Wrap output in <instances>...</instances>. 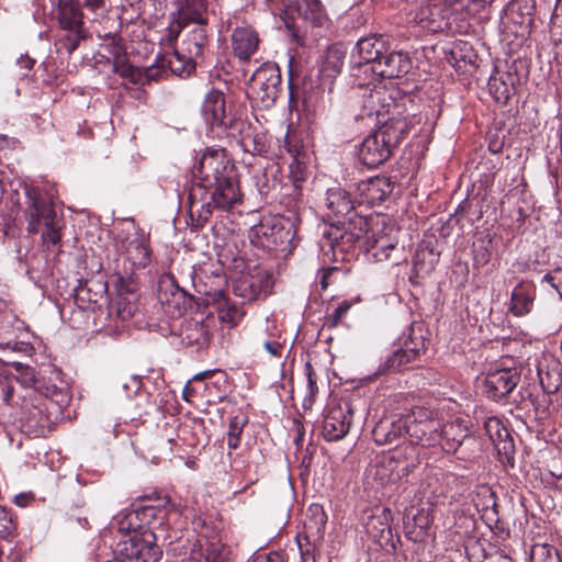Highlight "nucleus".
Here are the masks:
<instances>
[{
    "label": "nucleus",
    "instance_id": "obj_57",
    "mask_svg": "<svg viewBox=\"0 0 562 562\" xmlns=\"http://www.w3.org/2000/svg\"><path fill=\"white\" fill-rule=\"evenodd\" d=\"M105 0H83V7L90 10L103 8Z\"/></svg>",
    "mask_w": 562,
    "mask_h": 562
},
{
    "label": "nucleus",
    "instance_id": "obj_6",
    "mask_svg": "<svg viewBox=\"0 0 562 562\" xmlns=\"http://www.w3.org/2000/svg\"><path fill=\"white\" fill-rule=\"evenodd\" d=\"M407 437L412 443L435 447L440 441V419L431 409L417 406L406 415Z\"/></svg>",
    "mask_w": 562,
    "mask_h": 562
},
{
    "label": "nucleus",
    "instance_id": "obj_50",
    "mask_svg": "<svg viewBox=\"0 0 562 562\" xmlns=\"http://www.w3.org/2000/svg\"><path fill=\"white\" fill-rule=\"evenodd\" d=\"M462 4V9H464L470 14H475L481 12L482 9L485 8L486 4L491 2H481V0H459Z\"/></svg>",
    "mask_w": 562,
    "mask_h": 562
},
{
    "label": "nucleus",
    "instance_id": "obj_35",
    "mask_svg": "<svg viewBox=\"0 0 562 562\" xmlns=\"http://www.w3.org/2000/svg\"><path fill=\"white\" fill-rule=\"evenodd\" d=\"M188 344L202 347L210 340L207 326L203 322H192L186 328Z\"/></svg>",
    "mask_w": 562,
    "mask_h": 562
},
{
    "label": "nucleus",
    "instance_id": "obj_20",
    "mask_svg": "<svg viewBox=\"0 0 562 562\" xmlns=\"http://www.w3.org/2000/svg\"><path fill=\"white\" fill-rule=\"evenodd\" d=\"M346 58V50L339 46H331L327 49L319 68V81L324 90L333 91L335 79L340 75Z\"/></svg>",
    "mask_w": 562,
    "mask_h": 562
},
{
    "label": "nucleus",
    "instance_id": "obj_61",
    "mask_svg": "<svg viewBox=\"0 0 562 562\" xmlns=\"http://www.w3.org/2000/svg\"><path fill=\"white\" fill-rule=\"evenodd\" d=\"M193 395V389L191 386V382L189 381L184 387H183V392H182V396L184 398V401L189 402L190 401V397Z\"/></svg>",
    "mask_w": 562,
    "mask_h": 562
},
{
    "label": "nucleus",
    "instance_id": "obj_28",
    "mask_svg": "<svg viewBox=\"0 0 562 562\" xmlns=\"http://www.w3.org/2000/svg\"><path fill=\"white\" fill-rule=\"evenodd\" d=\"M355 200L341 188H331L326 194V205L333 215L347 220L353 215Z\"/></svg>",
    "mask_w": 562,
    "mask_h": 562
},
{
    "label": "nucleus",
    "instance_id": "obj_11",
    "mask_svg": "<svg viewBox=\"0 0 562 562\" xmlns=\"http://www.w3.org/2000/svg\"><path fill=\"white\" fill-rule=\"evenodd\" d=\"M519 374L516 369H497L487 373L484 392L493 401L505 398L516 387Z\"/></svg>",
    "mask_w": 562,
    "mask_h": 562
},
{
    "label": "nucleus",
    "instance_id": "obj_43",
    "mask_svg": "<svg viewBox=\"0 0 562 562\" xmlns=\"http://www.w3.org/2000/svg\"><path fill=\"white\" fill-rule=\"evenodd\" d=\"M414 361L405 349L400 348L390 355L383 363V371L400 370L405 364Z\"/></svg>",
    "mask_w": 562,
    "mask_h": 562
},
{
    "label": "nucleus",
    "instance_id": "obj_2",
    "mask_svg": "<svg viewBox=\"0 0 562 562\" xmlns=\"http://www.w3.org/2000/svg\"><path fill=\"white\" fill-rule=\"evenodd\" d=\"M369 227V221L355 213L347 220L338 218L337 225L330 228L327 238L333 249L348 251L351 247L359 246L378 261L389 259L395 245L384 236L376 237L374 233L370 234Z\"/></svg>",
    "mask_w": 562,
    "mask_h": 562
},
{
    "label": "nucleus",
    "instance_id": "obj_27",
    "mask_svg": "<svg viewBox=\"0 0 562 562\" xmlns=\"http://www.w3.org/2000/svg\"><path fill=\"white\" fill-rule=\"evenodd\" d=\"M126 258L135 268H146L151 261L149 240L144 235H135L125 246Z\"/></svg>",
    "mask_w": 562,
    "mask_h": 562
},
{
    "label": "nucleus",
    "instance_id": "obj_14",
    "mask_svg": "<svg viewBox=\"0 0 562 562\" xmlns=\"http://www.w3.org/2000/svg\"><path fill=\"white\" fill-rule=\"evenodd\" d=\"M271 277L262 270L256 273L243 274L233 281V292L236 296L251 302L262 292H268L271 288Z\"/></svg>",
    "mask_w": 562,
    "mask_h": 562
},
{
    "label": "nucleus",
    "instance_id": "obj_36",
    "mask_svg": "<svg viewBox=\"0 0 562 562\" xmlns=\"http://www.w3.org/2000/svg\"><path fill=\"white\" fill-rule=\"evenodd\" d=\"M168 292H170L171 296L183 299L184 292L179 288L176 283V279L173 276L164 274L158 280V294L161 303H168Z\"/></svg>",
    "mask_w": 562,
    "mask_h": 562
},
{
    "label": "nucleus",
    "instance_id": "obj_17",
    "mask_svg": "<svg viewBox=\"0 0 562 562\" xmlns=\"http://www.w3.org/2000/svg\"><path fill=\"white\" fill-rule=\"evenodd\" d=\"M484 428L492 440L501 461L507 462L514 467V441L509 437L507 429L502 425L501 420L496 417H491L485 422Z\"/></svg>",
    "mask_w": 562,
    "mask_h": 562
},
{
    "label": "nucleus",
    "instance_id": "obj_58",
    "mask_svg": "<svg viewBox=\"0 0 562 562\" xmlns=\"http://www.w3.org/2000/svg\"><path fill=\"white\" fill-rule=\"evenodd\" d=\"M487 562H514V561L506 554L495 553L490 559H487Z\"/></svg>",
    "mask_w": 562,
    "mask_h": 562
},
{
    "label": "nucleus",
    "instance_id": "obj_59",
    "mask_svg": "<svg viewBox=\"0 0 562 562\" xmlns=\"http://www.w3.org/2000/svg\"><path fill=\"white\" fill-rule=\"evenodd\" d=\"M387 469L384 464V461L375 465V475L379 476L381 480H384L385 476H387Z\"/></svg>",
    "mask_w": 562,
    "mask_h": 562
},
{
    "label": "nucleus",
    "instance_id": "obj_9",
    "mask_svg": "<svg viewBox=\"0 0 562 562\" xmlns=\"http://www.w3.org/2000/svg\"><path fill=\"white\" fill-rule=\"evenodd\" d=\"M207 15V0H184V4L179 10L178 20L171 23L168 29L169 40H176L190 23L206 25L209 22Z\"/></svg>",
    "mask_w": 562,
    "mask_h": 562
},
{
    "label": "nucleus",
    "instance_id": "obj_26",
    "mask_svg": "<svg viewBox=\"0 0 562 562\" xmlns=\"http://www.w3.org/2000/svg\"><path fill=\"white\" fill-rule=\"evenodd\" d=\"M201 111L209 125H225L226 110L224 93L216 89L210 90L203 100Z\"/></svg>",
    "mask_w": 562,
    "mask_h": 562
},
{
    "label": "nucleus",
    "instance_id": "obj_25",
    "mask_svg": "<svg viewBox=\"0 0 562 562\" xmlns=\"http://www.w3.org/2000/svg\"><path fill=\"white\" fill-rule=\"evenodd\" d=\"M156 502L157 505L149 504L144 505L140 509V512L135 510L127 513L122 518L117 520V529L121 532H130L133 530H136L140 525L136 521L138 519V516H142V521L149 522L150 519L161 518L160 514H162V510L160 506L164 503V507L166 508L167 505H169V501L157 498Z\"/></svg>",
    "mask_w": 562,
    "mask_h": 562
},
{
    "label": "nucleus",
    "instance_id": "obj_13",
    "mask_svg": "<svg viewBox=\"0 0 562 562\" xmlns=\"http://www.w3.org/2000/svg\"><path fill=\"white\" fill-rule=\"evenodd\" d=\"M412 69V59L403 52H385L380 59L370 67V71L382 78H401Z\"/></svg>",
    "mask_w": 562,
    "mask_h": 562
},
{
    "label": "nucleus",
    "instance_id": "obj_18",
    "mask_svg": "<svg viewBox=\"0 0 562 562\" xmlns=\"http://www.w3.org/2000/svg\"><path fill=\"white\" fill-rule=\"evenodd\" d=\"M29 206L26 210L27 220V232L36 234L40 231V226L52 224L56 218V212L54 207L48 204L44 199L38 196L35 192H27Z\"/></svg>",
    "mask_w": 562,
    "mask_h": 562
},
{
    "label": "nucleus",
    "instance_id": "obj_16",
    "mask_svg": "<svg viewBox=\"0 0 562 562\" xmlns=\"http://www.w3.org/2000/svg\"><path fill=\"white\" fill-rule=\"evenodd\" d=\"M386 50L387 45L382 36L362 37L357 42L352 50V58L359 59L355 61L358 70L363 68V71L367 72Z\"/></svg>",
    "mask_w": 562,
    "mask_h": 562
},
{
    "label": "nucleus",
    "instance_id": "obj_5",
    "mask_svg": "<svg viewBox=\"0 0 562 562\" xmlns=\"http://www.w3.org/2000/svg\"><path fill=\"white\" fill-rule=\"evenodd\" d=\"M161 553L160 548L156 544L155 533L145 531L120 541L113 560L108 562H158Z\"/></svg>",
    "mask_w": 562,
    "mask_h": 562
},
{
    "label": "nucleus",
    "instance_id": "obj_45",
    "mask_svg": "<svg viewBox=\"0 0 562 562\" xmlns=\"http://www.w3.org/2000/svg\"><path fill=\"white\" fill-rule=\"evenodd\" d=\"M350 307L351 304L349 302H341L331 314L326 315L324 323L325 326H327L328 328L337 327L341 323V319L349 312Z\"/></svg>",
    "mask_w": 562,
    "mask_h": 562
},
{
    "label": "nucleus",
    "instance_id": "obj_42",
    "mask_svg": "<svg viewBox=\"0 0 562 562\" xmlns=\"http://www.w3.org/2000/svg\"><path fill=\"white\" fill-rule=\"evenodd\" d=\"M290 168V178L293 181L295 187H299L300 182H303L307 179V166H306V156L292 158V162L289 166Z\"/></svg>",
    "mask_w": 562,
    "mask_h": 562
},
{
    "label": "nucleus",
    "instance_id": "obj_60",
    "mask_svg": "<svg viewBox=\"0 0 562 562\" xmlns=\"http://www.w3.org/2000/svg\"><path fill=\"white\" fill-rule=\"evenodd\" d=\"M14 502H15V504L18 506L24 507V506H26L29 504L30 497L26 494H19V495L15 496V501Z\"/></svg>",
    "mask_w": 562,
    "mask_h": 562
},
{
    "label": "nucleus",
    "instance_id": "obj_22",
    "mask_svg": "<svg viewBox=\"0 0 562 562\" xmlns=\"http://www.w3.org/2000/svg\"><path fill=\"white\" fill-rule=\"evenodd\" d=\"M405 435L407 436L406 415L397 418H382L372 430V437L380 446L393 443Z\"/></svg>",
    "mask_w": 562,
    "mask_h": 562
},
{
    "label": "nucleus",
    "instance_id": "obj_33",
    "mask_svg": "<svg viewBox=\"0 0 562 562\" xmlns=\"http://www.w3.org/2000/svg\"><path fill=\"white\" fill-rule=\"evenodd\" d=\"M432 520L431 507L416 508V512L412 515L413 528L418 529L415 535V540L422 539L426 535V531L430 527ZM408 532L413 533L415 530H408Z\"/></svg>",
    "mask_w": 562,
    "mask_h": 562
},
{
    "label": "nucleus",
    "instance_id": "obj_1",
    "mask_svg": "<svg viewBox=\"0 0 562 562\" xmlns=\"http://www.w3.org/2000/svg\"><path fill=\"white\" fill-rule=\"evenodd\" d=\"M196 183L189 191L191 217L198 225L207 222L213 209L228 211L241 202V192L235 166L223 149H207L193 170Z\"/></svg>",
    "mask_w": 562,
    "mask_h": 562
},
{
    "label": "nucleus",
    "instance_id": "obj_32",
    "mask_svg": "<svg viewBox=\"0 0 562 562\" xmlns=\"http://www.w3.org/2000/svg\"><path fill=\"white\" fill-rule=\"evenodd\" d=\"M240 144L245 151L251 155H262L269 145L267 135L263 132H247L243 135Z\"/></svg>",
    "mask_w": 562,
    "mask_h": 562
},
{
    "label": "nucleus",
    "instance_id": "obj_7",
    "mask_svg": "<svg viewBox=\"0 0 562 562\" xmlns=\"http://www.w3.org/2000/svg\"><path fill=\"white\" fill-rule=\"evenodd\" d=\"M352 408L348 401H340L328 407L323 420V436L328 441L342 439L349 431Z\"/></svg>",
    "mask_w": 562,
    "mask_h": 562
},
{
    "label": "nucleus",
    "instance_id": "obj_34",
    "mask_svg": "<svg viewBox=\"0 0 562 562\" xmlns=\"http://www.w3.org/2000/svg\"><path fill=\"white\" fill-rule=\"evenodd\" d=\"M247 423L248 418L243 413H237L231 418L227 431V445L229 449L238 448L240 443V435Z\"/></svg>",
    "mask_w": 562,
    "mask_h": 562
},
{
    "label": "nucleus",
    "instance_id": "obj_54",
    "mask_svg": "<svg viewBox=\"0 0 562 562\" xmlns=\"http://www.w3.org/2000/svg\"><path fill=\"white\" fill-rule=\"evenodd\" d=\"M140 72H143V80L140 85H145L153 80H156L159 76L160 70L156 67H146L142 68Z\"/></svg>",
    "mask_w": 562,
    "mask_h": 562
},
{
    "label": "nucleus",
    "instance_id": "obj_24",
    "mask_svg": "<svg viewBox=\"0 0 562 562\" xmlns=\"http://www.w3.org/2000/svg\"><path fill=\"white\" fill-rule=\"evenodd\" d=\"M259 37L250 26L236 27L232 33V47L235 56L240 60H249L257 52Z\"/></svg>",
    "mask_w": 562,
    "mask_h": 562
},
{
    "label": "nucleus",
    "instance_id": "obj_40",
    "mask_svg": "<svg viewBox=\"0 0 562 562\" xmlns=\"http://www.w3.org/2000/svg\"><path fill=\"white\" fill-rule=\"evenodd\" d=\"M283 143V147L292 158L306 156L300 136L294 131H291L290 127H288Z\"/></svg>",
    "mask_w": 562,
    "mask_h": 562
},
{
    "label": "nucleus",
    "instance_id": "obj_62",
    "mask_svg": "<svg viewBox=\"0 0 562 562\" xmlns=\"http://www.w3.org/2000/svg\"><path fill=\"white\" fill-rule=\"evenodd\" d=\"M134 311H135V307L134 306H130L127 310H121L119 308L117 310V313L119 315L125 319L127 317H131L133 314H134Z\"/></svg>",
    "mask_w": 562,
    "mask_h": 562
},
{
    "label": "nucleus",
    "instance_id": "obj_51",
    "mask_svg": "<svg viewBox=\"0 0 562 562\" xmlns=\"http://www.w3.org/2000/svg\"><path fill=\"white\" fill-rule=\"evenodd\" d=\"M340 270L337 267H327L322 269L321 271V286L322 290H326L329 284L333 282L331 278L334 274L338 273Z\"/></svg>",
    "mask_w": 562,
    "mask_h": 562
},
{
    "label": "nucleus",
    "instance_id": "obj_52",
    "mask_svg": "<svg viewBox=\"0 0 562 562\" xmlns=\"http://www.w3.org/2000/svg\"><path fill=\"white\" fill-rule=\"evenodd\" d=\"M252 562H284L283 555L277 551L269 553H258L254 557Z\"/></svg>",
    "mask_w": 562,
    "mask_h": 562
},
{
    "label": "nucleus",
    "instance_id": "obj_38",
    "mask_svg": "<svg viewBox=\"0 0 562 562\" xmlns=\"http://www.w3.org/2000/svg\"><path fill=\"white\" fill-rule=\"evenodd\" d=\"M113 70L115 74L122 78L128 79L134 85L142 83V68L134 67L133 65L126 63L124 59H116L113 64Z\"/></svg>",
    "mask_w": 562,
    "mask_h": 562
},
{
    "label": "nucleus",
    "instance_id": "obj_4",
    "mask_svg": "<svg viewBox=\"0 0 562 562\" xmlns=\"http://www.w3.org/2000/svg\"><path fill=\"white\" fill-rule=\"evenodd\" d=\"M281 93V72L272 63L262 64L247 85V95L252 105L268 110L273 106Z\"/></svg>",
    "mask_w": 562,
    "mask_h": 562
},
{
    "label": "nucleus",
    "instance_id": "obj_30",
    "mask_svg": "<svg viewBox=\"0 0 562 562\" xmlns=\"http://www.w3.org/2000/svg\"><path fill=\"white\" fill-rule=\"evenodd\" d=\"M535 296L536 289L532 283L526 281L518 283L512 292L510 311L516 316L528 314L531 311Z\"/></svg>",
    "mask_w": 562,
    "mask_h": 562
},
{
    "label": "nucleus",
    "instance_id": "obj_44",
    "mask_svg": "<svg viewBox=\"0 0 562 562\" xmlns=\"http://www.w3.org/2000/svg\"><path fill=\"white\" fill-rule=\"evenodd\" d=\"M66 34L58 41L60 49L71 54L78 47L80 41L83 38L82 30H65Z\"/></svg>",
    "mask_w": 562,
    "mask_h": 562
},
{
    "label": "nucleus",
    "instance_id": "obj_56",
    "mask_svg": "<svg viewBox=\"0 0 562 562\" xmlns=\"http://www.w3.org/2000/svg\"><path fill=\"white\" fill-rule=\"evenodd\" d=\"M18 64L21 68L31 70L35 64V60L30 56L25 55L19 58Z\"/></svg>",
    "mask_w": 562,
    "mask_h": 562
},
{
    "label": "nucleus",
    "instance_id": "obj_37",
    "mask_svg": "<svg viewBox=\"0 0 562 562\" xmlns=\"http://www.w3.org/2000/svg\"><path fill=\"white\" fill-rule=\"evenodd\" d=\"M402 348L406 350L407 355L413 360L417 359L422 353H424L426 351V346L422 330L417 333L415 328H412L411 334L404 341Z\"/></svg>",
    "mask_w": 562,
    "mask_h": 562
},
{
    "label": "nucleus",
    "instance_id": "obj_39",
    "mask_svg": "<svg viewBox=\"0 0 562 562\" xmlns=\"http://www.w3.org/2000/svg\"><path fill=\"white\" fill-rule=\"evenodd\" d=\"M217 315L222 323L233 327L243 318L244 312L237 305L226 301L220 305Z\"/></svg>",
    "mask_w": 562,
    "mask_h": 562
},
{
    "label": "nucleus",
    "instance_id": "obj_41",
    "mask_svg": "<svg viewBox=\"0 0 562 562\" xmlns=\"http://www.w3.org/2000/svg\"><path fill=\"white\" fill-rule=\"evenodd\" d=\"M531 562H561L557 549L548 544H537L531 552Z\"/></svg>",
    "mask_w": 562,
    "mask_h": 562
},
{
    "label": "nucleus",
    "instance_id": "obj_19",
    "mask_svg": "<svg viewBox=\"0 0 562 562\" xmlns=\"http://www.w3.org/2000/svg\"><path fill=\"white\" fill-rule=\"evenodd\" d=\"M207 42L205 25H194L186 32L179 50H176V56L179 60L194 61L203 55Z\"/></svg>",
    "mask_w": 562,
    "mask_h": 562
},
{
    "label": "nucleus",
    "instance_id": "obj_3",
    "mask_svg": "<svg viewBox=\"0 0 562 562\" xmlns=\"http://www.w3.org/2000/svg\"><path fill=\"white\" fill-rule=\"evenodd\" d=\"M409 128L411 123L407 117L394 115L389 117L362 140L358 151L359 160L369 168H376L384 164Z\"/></svg>",
    "mask_w": 562,
    "mask_h": 562
},
{
    "label": "nucleus",
    "instance_id": "obj_15",
    "mask_svg": "<svg viewBox=\"0 0 562 562\" xmlns=\"http://www.w3.org/2000/svg\"><path fill=\"white\" fill-rule=\"evenodd\" d=\"M389 99L390 97L384 89L369 90L368 93L363 94L362 112L359 116L361 119L375 116L376 121L382 125L386 121L384 116L391 112V106L393 108L392 116H401L397 111L398 105L387 102Z\"/></svg>",
    "mask_w": 562,
    "mask_h": 562
},
{
    "label": "nucleus",
    "instance_id": "obj_23",
    "mask_svg": "<svg viewBox=\"0 0 562 562\" xmlns=\"http://www.w3.org/2000/svg\"><path fill=\"white\" fill-rule=\"evenodd\" d=\"M186 562H228V550L221 541L198 540Z\"/></svg>",
    "mask_w": 562,
    "mask_h": 562
},
{
    "label": "nucleus",
    "instance_id": "obj_8",
    "mask_svg": "<svg viewBox=\"0 0 562 562\" xmlns=\"http://www.w3.org/2000/svg\"><path fill=\"white\" fill-rule=\"evenodd\" d=\"M438 435L440 436L438 445L448 453L457 452L464 442H475L469 426V420L461 417H457L445 424L440 422Z\"/></svg>",
    "mask_w": 562,
    "mask_h": 562
},
{
    "label": "nucleus",
    "instance_id": "obj_46",
    "mask_svg": "<svg viewBox=\"0 0 562 562\" xmlns=\"http://www.w3.org/2000/svg\"><path fill=\"white\" fill-rule=\"evenodd\" d=\"M541 282L554 289L562 300V268H555L546 273Z\"/></svg>",
    "mask_w": 562,
    "mask_h": 562
},
{
    "label": "nucleus",
    "instance_id": "obj_49",
    "mask_svg": "<svg viewBox=\"0 0 562 562\" xmlns=\"http://www.w3.org/2000/svg\"><path fill=\"white\" fill-rule=\"evenodd\" d=\"M44 226L46 227V231L42 235L43 240L53 245H57L60 241V233L55 221H53L52 224Z\"/></svg>",
    "mask_w": 562,
    "mask_h": 562
},
{
    "label": "nucleus",
    "instance_id": "obj_53",
    "mask_svg": "<svg viewBox=\"0 0 562 562\" xmlns=\"http://www.w3.org/2000/svg\"><path fill=\"white\" fill-rule=\"evenodd\" d=\"M297 544L301 552V559L302 562H316L314 557V548L307 542L305 546H303L301 539H297Z\"/></svg>",
    "mask_w": 562,
    "mask_h": 562
},
{
    "label": "nucleus",
    "instance_id": "obj_21",
    "mask_svg": "<svg viewBox=\"0 0 562 562\" xmlns=\"http://www.w3.org/2000/svg\"><path fill=\"white\" fill-rule=\"evenodd\" d=\"M49 2L52 13L61 30H82L83 15L78 2L75 0H49Z\"/></svg>",
    "mask_w": 562,
    "mask_h": 562
},
{
    "label": "nucleus",
    "instance_id": "obj_12",
    "mask_svg": "<svg viewBox=\"0 0 562 562\" xmlns=\"http://www.w3.org/2000/svg\"><path fill=\"white\" fill-rule=\"evenodd\" d=\"M393 191V183L385 176L363 180L357 186V202L374 206L382 203Z\"/></svg>",
    "mask_w": 562,
    "mask_h": 562
},
{
    "label": "nucleus",
    "instance_id": "obj_10",
    "mask_svg": "<svg viewBox=\"0 0 562 562\" xmlns=\"http://www.w3.org/2000/svg\"><path fill=\"white\" fill-rule=\"evenodd\" d=\"M535 368L543 392L553 394L562 385V369L559 360L551 353L541 352L535 359Z\"/></svg>",
    "mask_w": 562,
    "mask_h": 562
},
{
    "label": "nucleus",
    "instance_id": "obj_29",
    "mask_svg": "<svg viewBox=\"0 0 562 562\" xmlns=\"http://www.w3.org/2000/svg\"><path fill=\"white\" fill-rule=\"evenodd\" d=\"M257 234L265 238L266 246L270 248L282 246L292 237L291 231L284 228L281 220L278 218L262 222L257 228Z\"/></svg>",
    "mask_w": 562,
    "mask_h": 562
},
{
    "label": "nucleus",
    "instance_id": "obj_64",
    "mask_svg": "<svg viewBox=\"0 0 562 562\" xmlns=\"http://www.w3.org/2000/svg\"><path fill=\"white\" fill-rule=\"evenodd\" d=\"M526 9H527L526 18L521 21V23H526L527 25H530L532 23V13H531L532 8L526 7Z\"/></svg>",
    "mask_w": 562,
    "mask_h": 562
},
{
    "label": "nucleus",
    "instance_id": "obj_31",
    "mask_svg": "<svg viewBox=\"0 0 562 562\" xmlns=\"http://www.w3.org/2000/svg\"><path fill=\"white\" fill-rule=\"evenodd\" d=\"M300 16L315 26L323 24L326 12L321 0H294Z\"/></svg>",
    "mask_w": 562,
    "mask_h": 562
},
{
    "label": "nucleus",
    "instance_id": "obj_55",
    "mask_svg": "<svg viewBox=\"0 0 562 562\" xmlns=\"http://www.w3.org/2000/svg\"><path fill=\"white\" fill-rule=\"evenodd\" d=\"M263 348L273 357H280L282 351V345L277 340L266 341Z\"/></svg>",
    "mask_w": 562,
    "mask_h": 562
},
{
    "label": "nucleus",
    "instance_id": "obj_48",
    "mask_svg": "<svg viewBox=\"0 0 562 562\" xmlns=\"http://www.w3.org/2000/svg\"><path fill=\"white\" fill-rule=\"evenodd\" d=\"M14 528L11 514L5 507L0 506V538L8 537Z\"/></svg>",
    "mask_w": 562,
    "mask_h": 562
},
{
    "label": "nucleus",
    "instance_id": "obj_63",
    "mask_svg": "<svg viewBox=\"0 0 562 562\" xmlns=\"http://www.w3.org/2000/svg\"><path fill=\"white\" fill-rule=\"evenodd\" d=\"M552 23H553L554 26H561V24H562V18H561V15L559 13V9L558 8H555V10H554V13H553V16H552Z\"/></svg>",
    "mask_w": 562,
    "mask_h": 562
},
{
    "label": "nucleus",
    "instance_id": "obj_47",
    "mask_svg": "<svg viewBox=\"0 0 562 562\" xmlns=\"http://www.w3.org/2000/svg\"><path fill=\"white\" fill-rule=\"evenodd\" d=\"M304 373L306 375V381H307V393H306L305 401L308 400L310 403H312L314 396L318 392V386H317V382H316L317 381L316 373L310 362H306V364L304 367Z\"/></svg>",
    "mask_w": 562,
    "mask_h": 562
}]
</instances>
